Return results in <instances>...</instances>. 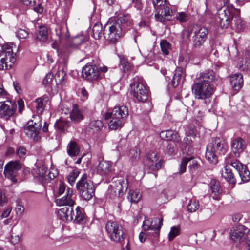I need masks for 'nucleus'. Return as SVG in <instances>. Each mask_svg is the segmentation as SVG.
<instances>
[{"label":"nucleus","mask_w":250,"mask_h":250,"mask_svg":"<svg viewBox=\"0 0 250 250\" xmlns=\"http://www.w3.org/2000/svg\"><path fill=\"white\" fill-rule=\"evenodd\" d=\"M215 73L212 70L200 73L192 85V92L196 99L204 100L207 104L210 100L215 88L213 82L215 80Z\"/></svg>","instance_id":"f257e3e1"},{"label":"nucleus","mask_w":250,"mask_h":250,"mask_svg":"<svg viewBox=\"0 0 250 250\" xmlns=\"http://www.w3.org/2000/svg\"><path fill=\"white\" fill-rule=\"evenodd\" d=\"M237 13L232 5H224L218 9L217 12L219 22L222 28H227L232 23L234 18L235 26L238 30H241L242 24L241 19L238 16H236Z\"/></svg>","instance_id":"f03ea898"},{"label":"nucleus","mask_w":250,"mask_h":250,"mask_svg":"<svg viewBox=\"0 0 250 250\" xmlns=\"http://www.w3.org/2000/svg\"><path fill=\"white\" fill-rule=\"evenodd\" d=\"M228 150L226 141L216 137L212 139V142L207 146L206 158L211 163L216 164L217 157L216 154L224 155Z\"/></svg>","instance_id":"7ed1b4c3"},{"label":"nucleus","mask_w":250,"mask_h":250,"mask_svg":"<svg viewBox=\"0 0 250 250\" xmlns=\"http://www.w3.org/2000/svg\"><path fill=\"white\" fill-rule=\"evenodd\" d=\"M13 43L0 45V70L10 68L16 61V54L13 51Z\"/></svg>","instance_id":"20e7f679"},{"label":"nucleus","mask_w":250,"mask_h":250,"mask_svg":"<svg viewBox=\"0 0 250 250\" xmlns=\"http://www.w3.org/2000/svg\"><path fill=\"white\" fill-rule=\"evenodd\" d=\"M125 31L119 21L115 18H110L105 25L104 30V38L110 42H115L123 35Z\"/></svg>","instance_id":"39448f33"},{"label":"nucleus","mask_w":250,"mask_h":250,"mask_svg":"<svg viewBox=\"0 0 250 250\" xmlns=\"http://www.w3.org/2000/svg\"><path fill=\"white\" fill-rule=\"evenodd\" d=\"M76 188L80 197L84 200H90L95 194V187L92 181L87 180V175L84 174L76 184Z\"/></svg>","instance_id":"423d86ee"},{"label":"nucleus","mask_w":250,"mask_h":250,"mask_svg":"<svg viewBox=\"0 0 250 250\" xmlns=\"http://www.w3.org/2000/svg\"><path fill=\"white\" fill-rule=\"evenodd\" d=\"M130 84L131 93L138 101H146L148 96V91L145 85V82L141 77L136 76Z\"/></svg>","instance_id":"0eeeda50"},{"label":"nucleus","mask_w":250,"mask_h":250,"mask_svg":"<svg viewBox=\"0 0 250 250\" xmlns=\"http://www.w3.org/2000/svg\"><path fill=\"white\" fill-rule=\"evenodd\" d=\"M108 68L106 66L99 67L94 64H86L82 70V76L86 80L92 82L97 81L104 76Z\"/></svg>","instance_id":"6e6552de"},{"label":"nucleus","mask_w":250,"mask_h":250,"mask_svg":"<svg viewBox=\"0 0 250 250\" xmlns=\"http://www.w3.org/2000/svg\"><path fill=\"white\" fill-rule=\"evenodd\" d=\"M85 40L83 35H79L74 37L68 45L63 46L58 51V55L61 59H68L69 55L73 50L78 48Z\"/></svg>","instance_id":"1a4fd4ad"},{"label":"nucleus","mask_w":250,"mask_h":250,"mask_svg":"<svg viewBox=\"0 0 250 250\" xmlns=\"http://www.w3.org/2000/svg\"><path fill=\"white\" fill-rule=\"evenodd\" d=\"M192 31L194 34L192 37L193 47L199 48L207 40L208 30L204 27L194 25L192 26Z\"/></svg>","instance_id":"9d476101"},{"label":"nucleus","mask_w":250,"mask_h":250,"mask_svg":"<svg viewBox=\"0 0 250 250\" xmlns=\"http://www.w3.org/2000/svg\"><path fill=\"white\" fill-rule=\"evenodd\" d=\"M35 119L37 122H28L27 125L24 128V132L27 136L35 141H38L40 138V132L42 126L40 118L37 116Z\"/></svg>","instance_id":"9b49d317"},{"label":"nucleus","mask_w":250,"mask_h":250,"mask_svg":"<svg viewBox=\"0 0 250 250\" xmlns=\"http://www.w3.org/2000/svg\"><path fill=\"white\" fill-rule=\"evenodd\" d=\"M60 59L63 62H58L53 69L54 72L56 71L54 77L56 84L58 85L65 83L67 71L66 61L67 59L64 60L60 58Z\"/></svg>","instance_id":"f8f14e48"},{"label":"nucleus","mask_w":250,"mask_h":250,"mask_svg":"<svg viewBox=\"0 0 250 250\" xmlns=\"http://www.w3.org/2000/svg\"><path fill=\"white\" fill-rule=\"evenodd\" d=\"M163 163V161L159 159V155L155 152L149 153L145 162V166L152 171H157L160 169Z\"/></svg>","instance_id":"ddd939ff"},{"label":"nucleus","mask_w":250,"mask_h":250,"mask_svg":"<svg viewBox=\"0 0 250 250\" xmlns=\"http://www.w3.org/2000/svg\"><path fill=\"white\" fill-rule=\"evenodd\" d=\"M16 104L10 101L0 102V117L5 120L12 116L16 110Z\"/></svg>","instance_id":"4468645a"},{"label":"nucleus","mask_w":250,"mask_h":250,"mask_svg":"<svg viewBox=\"0 0 250 250\" xmlns=\"http://www.w3.org/2000/svg\"><path fill=\"white\" fill-rule=\"evenodd\" d=\"M162 218H146L142 225L143 229L144 230H154L156 234H159L160 228L162 225Z\"/></svg>","instance_id":"2eb2a0df"},{"label":"nucleus","mask_w":250,"mask_h":250,"mask_svg":"<svg viewBox=\"0 0 250 250\" xmlns=\"http://www.w3.org/2000/svg\"><path fill=\"white\" fill-rule=\"evenodd\" d=\"M74 195L72 188H68L66 191V194L61 199L57 200L56 203L58 206H66L72 207L74 204Z\"/></svg>","instance_id":"dca6fc26"},{"label":"nucleus","mask_w":250,"mask_h":250,"mask_svg":"<svg viewBox=\"0 0 250 250\" xmlns=\"http://www.w3.org/2000/svg\"><path fill=\"white\" fill-rule=\"evenodd\" d=\"M104 119L107 120H109L108 124L110 129L112 130H116L122 127L125 121L117 117L113 116L112 114L109 112L105 115Z\"/></svg>","instance_id":"f3484780"},{"label":"nucleus","mask_w":250,"mask_h":250,"mask_svg":"<svg viewBox=\"0 0 250 250\" xmlns=\"http://www.w3.org/2000/svg\"><path fill=\"white\" fill-rule=\"evenodd\" d=\"M105 228L108 234H124L125 233L122 226L114 221H108Z\"/></svg>","instance_id":"a211bd4d"},{"label":"nucleus","mask_w":250,"mask_h":250,"mask_svg":"<svg viewBox=\"0 0 250 250\" xmlns=\"http://www.w3.org/2000/svg\"><path fill=\"white\" fill-rule=\"evenodd\" d=\"M231 146L232 151L236 156H238L246 147L244 140L240 137L234 139L231 142Z\"/></svg>","instance_id":"6ab92c4d"},{"label":"nucleus","mask_w":250,"mask_h":250,"mask_svg":"<svg viewBox=\"0 0 250 250\" xmlns=\"http://www.w3.org/2000/svg\"><path fill=\"white\" fill-rule=\"evenodd\" d=\"M230 83L234 90L238 91L243 84V76L241 73H236L230 76Z\"/></svg>","instance_id":"aec40b11"},{"label":"nucleus","mask_w":250,"mask_h":250,"mask_svg":"<svg viewBox=\"0 0 250 250\" xmlns=\"http://www.w3.org/2000/svg\"><path fill=\"white\" fill-rule=\"evenodd\" d=\"M73 213L74 210L72 207L62 208L58 212L60 218L64 222L72 221L74 219Z\"/></svg>","instance_id":"412c9836"},{"label":"nucleus","mask_w":250,"mask_h":250,"mask_svg":"<svg viewBox=\"0 0 250 250\" xmlns=\"http://www.w3.org/2000/svg\"><path fill=\"white\" fill-rule=\"evenodd\" d=\"M110 113L112 114L113 116H115L125 121L128 115V109L126 106L124 105L116 106Z\"/></svg>","instance_id":"4be33fe9"},{"label":"nucleus","mask_w":250,"mask_h":250,"mask_svg":"<svg viewBox=\"0 0 250 250\" xmlns=\"http://www.w3.org/2000/svg\"><path fill=\"white\" fill-rule=\"evenodd\" d=\"M160 11L155 14V19L158 21L164 23L166 21L169 20L167 17L171 16L172 13V10L167 6L164 7L162 10L161 14H159Z\"/></svg>","instance_id":"5701e85b"},{"label":"nucleus","mask_w":250,"mask_h":250,"mask_svg":"<svg viewBox=\"0 0 250 250\" xmlns=\"http://www.w3.org/2000/svg\"><path fill=\"white\" fill-rule=\"evenodd\" d=\"M70 117L72 121L74 123L80 122L83 119L84 116L77 104L73 105V108L70 114Z\"/></svg>","instance_id":"b1692460"},{"label":"nucleus","mask_w":250,"mask_h":250,"mask_svg":"<svg viewBox=\"0 0 250 250\" xmlns=\"http://www.w3.org/2000/svg\"><path fill=\"white\" fill-rule=\"evenodd\" d=\"M160 137L166 140H173L178 142L180 140V137L178 133L171 130L162 131L160 134Z\"/></svg>","instance_id":"393cba45"},{"label":"nucleus","mask_w":250,"mask_h":250,"mask_svg":"<svg viewBox=\"0 0 250 250\" xmlns=\"http://www.w3.org/2000/svg\"><path fill=\"white\" fill-rule=\"evenodd\" d=\"M111 171L110 163L106 161H101L97 167V172L101 175H107Z\"/></svg>","instance_id":"a878e982"},{"label":"nucleus","mask_w":250,"mask_h":250,"mask_svg":"<svg viewBox=\"0 0 250 250\" xmlns=\"http://www.w3.org/2000/svg\"><path fill=\"white\" fill-rule=\"evenodd\" d=\"M116 21H119L121 27H123V29L125 31V29L130 27L132 23V20L130 15L128 14H123L120 15Z\"/></svg>","instance_id":"bb28decb"},{"label":"nucleus","mask_w":250,"mask_h":250,"mask_svg":"<svg viewBox=\"0 0 250 250\" xmlns=\"http://www.w3.org/2000/svg\"><path fill=\"white\" fill-rule=\"evenodd\" d=\"M111 187L114 189V192L117 193L119 196L123 193L124 188L125 189H127L126 183H125L122 178L115 180Z\"/></svg>","instance_id":"cd10ccee"},{"label":"nucleus","mask_w":250,"mask_h":250,"mask_svg":"<svg viewBox=\"0 0 250 250\" xmlns=\"http://www.w3.org/2000/svg\"><path fill=\"white\" fill-rule=\"evenodd\" d=\"M229 234H250V229L243 225L238 224L232 227Z\"/></svg>","instance_id":"c85d7f7f"},{"label":"nucleus","mask_w":250,"mask_h":250,"mask_svg":"<svg viewBox=\"0 0 250 250\" xmlns=\"http://www.w3.org/2000/svg\"><path fill=\"white\" fill-rule=\"evenodd\" d=\"M48 38V31L46 27L40 26L36 34V39L41 42H45Z\"/></svg>","instance_id":"c756f323"},{"label":"nucleus","mask_w":250,"mask_h":250,"mask_svg":"<svg viewBox=\"0 0 250 250\" xmlns=\"http://www.w3.org/2000/svg\"><path fill=\"white\" fill-rule=\"evenodd\" d=\"M80 149L78 144L73 141H70L67 147L68 154L71 157L78 155Z\"/></svg>","instance_id":"7c9ffc66"},{"label":"nucleus","mask_w":250,"mask_h":250,"mask_svg":"<svg viewBox=\"0 0 250 250\" xmlns=\"http://www.w3.org/2000/svg\"><path fill=\"white\" fill-rule=\"evenodd\" d=\"M183 74V70L182 68L177 67L176 69L175 73L172 80V84L173 87H175L177 86L178 84L181 83Z\"/></svg>","instance_id":"2f4dec72"},{"label":"nucleus","mask_w":250,"mask_h":250,"mask_svg":"<svg viewBox=\"0 0 250 250\" xmlns=\"http://www.w3.org/2000/svg\"><path fill=\"white\" fill-rule=\"evenodd\" d=\"M102 35L104 36L103 26L101 23L96 22L93 26L92 29V36L95 39H100Z\"/></svg>","instance_id":"473e14b6"},{"label":"nucleus","mask_w":250,"mask_h":250,"mask_svg":"<svg viewBox=\"0 0 250 250\" xmlns=\"http://www.w3.org/2000/svg\"><path fill=\"white\" fill-rule=\"evenodd\" d=\"M222 176L230 183L235 184L236 180L234 177V175L232 172L231 169L228 167H224V171L222 173Z\"/></svg>","instance_id":"72a5a7b5"},{"label":"nucleus","mask_w":250,"mask_h":250,"mask_svg":"<svg viewBox=\"0 0 250 250\" xmlns=\"http://www.w3.org/2000/svg\"><path fill=\"white\" fill-rule=\"evenodd\" d=\"M47 169V167L45 165H42L40 167H37L34 169L33 173L39 179L43 180L44 178L46 177L45 174Z\"/></svg>","instance_id":"f704fd0d"},{"label":"nucleus","mask_w":250,"mask_h":250,"mask_svg":"<svg viewBox=\"0 0 250 250\" xmlns=\"http://www.w3.org/2000/svg\"><path fill=\"white\" fill-rule=\"evenodd\" d=\"M226 161L228 164H230L238 172H239L241 169V168L245 166L237 160H232L230 155L227 156L226 157Z\"/></svg>","instance_id":"c9c22d12"},{"label":"nucleus","mask_w":250,"mask_h":250,"mask_svg":"<svg viewBox=\"0 0 250 250\" xmlns=\"http://www.w3.org/2000/svg\"><path fill=\"white\" fill-rule=\"evenodd\" d=\"M17 171H18L15 170V169H13L7 168L6 167H5L4 174L7 178L11 180L13 183H16L17 182L16 178L17 176Z\"/></svg>","instance_id":"e433bc0d"},{"label":"nucleus","mask_w":250,"mask_h":250,"mask_svg":"<svg viewBox=\"0 0 250 250\" xmlns=\"http://www.w3.org/2000/svg\"><path fill=\"white\" fill-rule=\"evenodd\" d=\"M57 34L60 38L67 39L69 37V33L66 25H62L56 30Z\"/></svg>","instance_id":"4c0bfd02"},{"label":"nucleus","mask_w":250,"mask_h":250,"mask_svg":"<svg viewBox=\"0 0 250 250\" xmlns=\"http://www.w3.org/2000/svg\"><path fill=\"white\" fill-rule=\"evenodd\" d=\"M142 197V195L138 190H130L127 196L128 199L131 203L138 202Z\"/></svg>","instance_id":"58836bf2"},{"label":"nucleus","mask_w":250,"mask_h":250,"mask_svg":"<svg viewBox=\"0 0 250 250\" xmlns=\"http://www.w3.org/2000/svg\"><path fill=\"white\" fill-rule=\"evenodd\" d=\"M74 222L77 223H81L84 219V214L83 212V209L80 207H77L76 208V213H73Z\"/></svg>","instance_id":"ea45409f"},{"label":"nucleus","mask_w":250,"mask_h":250,"mask_svg":"<svg viewBox=\"0 0 250 250\" xmlns=\"http://www.w3.org/2000/svg\"><path fill=\"white\" fill-rule=\"evenodd\" d=\"M242 181L248 182L250 179V172L246 166H244L238 172Z\"/></svg>","instance_id":"a19ab883"},{"label":"nucleus","mask_w":250,"mask_h":250,"mask_svg":"<svg viewBox=\"0 0 250 250\" xmlns=\"http://www.w3.org/2000/svg\"><path fill=\"white\" fill-rule=\"evenodd\" d=\"M199 208V202L195 199H190L187 206L188 210L190 212L196 211Z\"/></svg>","instance_id":"79ce46f5"},{"label":"nucleus","mask_w":250,"mask_h":250,"mask_svg":"<svg viewBox=\"0 0 250 250\" xmlns=\"http://www.w3.org/2000/svg\"><path fill=\"white\" fill-rule=\"evenodd\" d=\"M128 156L132 161H136L140 158V151L135 147L130 150Z\"/></svg>","instance_id":"37998d69"},{"label":"nucleus","mask_w":250,"mask_h":250,"mask_svg":"<svg viewBox=\"0 0 250 250\" xmlns=\"http://www.w3.org/2000/svg\"><path fill=\"white\" fill-rule=\"evenodd\" d=\"M103 126V124L101 120H94L91 121L89 124V127L94 131L99 130Z\"/></svg>","instance_id":"c03bdc74"},{"label":"nucleus","mask_w":250,"mask_h":250,"mask_svg":"<svg viewBox=\"0 0 250 250\" xmlns=\"http://www.w3.org/2000/svg\"><path fill=\"white\" fill-rule=\"evenodd\" d=\"M160 46L163 53L165 55H168L171 49L170 44L166 40H162L160 42Z\"/></svg>","instance_id":"a18cd8bd"},{"label":"nucleus","mask_w":250,"mask_h":250,"mask_svg":"<svg viewBox=\"0 0 250 250\" xmlns=\"http://www.w3.org/2000/svg\"><path fill=\"white\" fill-rule=\"evenodd\" d=\"M210 189L215 195L219 194L221 190L219 182L216 180H212L210 182Z\"/></svg>","instance_id":"49530a36"},{"label":"nucleus","mask_w":250,"mask_h":250,"mask_svg":"<svg viewBox=\"0 0 250 250\" xmlns=\"http://www.w3.org/2000/svg\"><path fill=\"white\" fill-rule=\"evenodd\" d=\"M5 167L7 168H9L18 171L21 168V164L19 161H10Z\"/></svg>","instance_id":"de8ad7c7"},{"label":"nucleus","mask_w":250,"mask_h":250,"mask_svg":"<svg viewBox=\"0 0 250 250\" xmlns=\"http://www.w3.org/2000/svg\"><path fill=\"white\" fill-rule=\"evenodd\" d=\"M79 174L80 172L78 170H73L67 176L68 182L70 185H73Z\"/></svg>","instance_id":"09e8293b"},{"label":"nucleus","mask_w":250,"mask_h":250,"mask_svg":"<svg viewBox=\"0 0 250 250\" xmlns=\"http://www.w3.org/2000/svg\"><path fill=\"white\" fill-rule=\"evenodd\" d=\"M67 126V122L62 120H59L55 124V128L59 131H63Z\"/></svg>","instance_id":"8fccbe9b"},{"label":"nucleus","mask_w":250,"mask_h":250,"mask_svg":"<svg viewBox=\"0 0 250 250\" xmlns=\"http://www.w3.org/2000/svg\"><path fill=\"white\" fill-rule=\"evenodd\" d=\"M36 110L38 113H42L44 109L43 99L42 98H38L35 101Z\"/></svg>","instance_id":"3c124183"},{"label":"nucleus","mask_w":250,"mask_h":250,"mask_svg":"<svg viewBox=\"0 0 250 250\" xmlns=\"http://www.w3.org/2000/svg\"><path fill=\"white\" fill-rule=\"evenodd\" d=\"M193 159L192 157H184L183 158L180 167V173H184L186 170V166L188 163Z\"/></svg>","instance_id":"603ef678"},{"label":"nucleus","mask_w":250,"mask_h":250,"mask_svg":"<svg viewBox=\"0 0 250 250\" xmlns=\"http://www.w3.org/2000/svg\"><path fill=\"white\" fill-rule=\"evenodd\" d=\"M247 235H230V239L236 245L246 240Z\"/></svg>","instance_id":"864d4df0"},{"label":"nucleus","mask_w":250,"mask_h":250,"mask_svg":"<svg viewBox=\"0 0 250 250\" xmlns=\"http://www.w3.org/2000/svg\"><path fill=\"white\" fill-rule=\"evenodd\" d=\"M175 18L181 23L185 22L188 20V15L184 12H179L176 14Z\"/></svg>","instance_id":"5fc2aeb1"},{"label":"nucleus","mask_w":250,"mask_h":250,"mask_svg":"<svg viewBox=\"0 0 250 250\" xmlns=\"http://www.w3.org/2000/svg\"><path fill=\"white\" fill-rule=\"evenodd\" d=\"M193 32L192 26L189 27L186 30H184L182 33V37L184 41H187L191 36V33Z\"/></svg>","instance_id":"6e6d98bb"},{"label":"nucleus","mask_w":250,"mask_h":250,"mask_svg":"<svg viewBox=\"0 0 250 250\" xmlns=\"http://www.w3.org/2000/svg\"><path fill=\"white\" fill-rule=\"evenodd\" d=\"M16 154L19 158H24L26 154V149L23 146H20L17 149Z\"/></svg>","instance_id":"4d7b16f0"},{"label":"nucleus","mask_w":250,"mask_h":250,"mask_svg":"<svg viewBox=\"0 0 250 250\" xmlns=\"http://www.w3.org/2000/svg\"><path fill=\"white\" fill-rule=\"evenodd\" d=\"M53 77V75L51 73H48L44 79L43 80L42 84L47 86L52 82Z\"/></svg>","instance_id":"13d9d810"},{"label":"nucleus","mask_w":250,"mask_h":250,"mask_svg":"<svg viewBox=\"0 0 250 250\" xmlns=\"http://www.w3.org/2000/svg\"><path fill=\"white\" fill-rule=\"evenodd\" d=\"M16 34L17 37L20 39H26L28 36V32L22 29L18 30Z\"/></svg>","instance_id":"bf43d9fd"},{"label":"nucleus","mask_w":250,"mask_h":250,"mask_svg":"<svg viewBox=\"0 0 250 250\" xmlns=\"http://www.w3.org/2000/svg\"><path fill=\"white\" fill-rule=\"evenodd\" d=\"M192 132V135H189V133H188L186 138L184 139V141L187 145H191L192 142V139L196 137V134L193 131Z\"/></svg>","instance_id":"052dcab7"},{"label":"nucleus","mask_w":250,"mask_h":250,"mask_svg":"<svg viewBox=\"0 0 250 250\" xmlns=\"http://www.w3.org/2000/svg\"><path fill=\"white\" fill-rule=\"evenodd\" d=\"M19 235H9L7 239L11 244L15 245L17 244L20 240Z\"/></svg>","instance_id":"680f3d73"},{"label":"nucleus","mask_w":250,"mask_h":250,"mask_svg":"<svg viewBox=\"0 0 250 250\" xmlns=\"http://www.w3.org/2000/svg\"><path fill=\"white\" fill-rule=\"evenodd\" d=\"M109 236L111 241L115 243L121 242L124 239L123 235H109Z\"/></svg>","instance_id":"e2e57ef3"},{"label":"nucleus","mask_w":250,"mask_h":250,"mask_svg":"<svg viewBox=\"0 0 250 250\" xmlns=\"http://www.w3.org/2000/svg\"><path fill=\"white\" fill-rule=\"evenodd\" d=\"M166 2V0H153V4L154 7V8L156 10H158V8L163 6L165 4Z\"/></svg>","instance_id":"0e129e2a"},{"label":"nucleus","mask_w":250,"mask_h":250,"mask_svg":"<svg viewBox=\"0 0 250 250\" xmlns=\"http://www.w3.org/2000/svg\"><path fill=\"white\" fill-rule=\"evenodd\" d=\"M7 202V199L5 193L0 191V208L3 207Z\"/></svg>","instance_id":"69168bd1"},{"label":"nucleus","mask_w":250,"mask_h":250,"mask_svg":"<svg viewBox=\"0 0 250 250\" xmlns=\"http://www.w3.org/2000/svg\"><path fill=\"white\" fill-rule=\"evenodd\" d=\"M15 211L17 215H21L24 211V207L22 205L18 203L15 208Z\"/></svg>","instance_id":"338daca9"},{"label":"nucleus","mask_w":250,"mask_h":250,"mask_svg":"<svg viewBox=\"0 0 250 250\" xmlns=\"http://www.w3.org/2000/svg\"><path fill=\"white\" fill-rule=\"evenodd\" d=\"M180 233V227L179 225L174 226L171 228L168 234H179Z\"/></svg>","instance_id":"774afa93"}]
</instances>
